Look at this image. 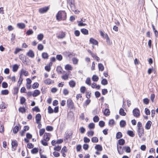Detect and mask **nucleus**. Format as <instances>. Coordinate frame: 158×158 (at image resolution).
<instances>
[{
    "label": "nucleus",
    "instance_id": "49",
    "mask_svg": "<svg viewBox=\"0 0 158 158\" xmlns=\"http://www.w3.org/2000/svg\"><path fill=\"white\" fill-rule=\"evenodd\" d=\"M39 84L37 82H35L32 85V88L33 89H35L38 88L39 87Z\"/></svg>",
    "mask_w": 158,
    "mask_h": 158
},
{
    "label": "nucleus",
    "instance_id": "21",
    "mask_svg": "<svg viewBox=\"0 0 158 158\" xmlns=\"http://www.w3.org/2000/svg\"><path fill=\"white\" fill-rule=\"evenodd\" d=\"M91 87L94 89H99L100 88V86L99 85H97L96 83L93 82L91 85Z\"/></svg>",
    "mask_w": 158,
    "mask_h": 158
},
{
    "label": "nucleus",
    "instance_id": "62",
    "mask_svg": "<svg viewBox=\"0 0 158 158\" xmlns=\"http://www.w3.org/2000/svg\"><path fill=\"white\" fill-rule=\"evenodd\" d=\"M101 84L103 85H106L108 84V81L106 79H103L101 82Z\"/></svg>",
    "mask_w": 158,
    "mask_h": 158
},
{
    "label": "nucleus",
    "instance_id": "3",
    "mask_svg": "<svg viewBox=\"0 0 158 158\" xmlns=\"http://www.w3.org/2000/svg\"><path fill=\"white\" fill-rule=\"evenodd\" d=\"M67 106L70 110H74V104L71 99H69L67 101Z\"/></svg>",
    "mask_w": 158,
    "mask_h": 158
},
{
    "label": "nucleus",
    "instance_id": "1",
    "mask_svg": "<svg viewBox=\"0 0 158 158\" xmlns=\"http://www.w3.org/2000/svg\"><path fill=\"white\" fill-rule=\"evenodd\" d=\"M51 136L50 133L47 132L44 133L43 139L40 141L41 144L44 146H48V142L50 140Z\"/></svg>",
    "mask_w": 158,
    "mask_h": 158
},
{
    "label": "nucleus",
    "instance_id": "57",
    "mask_svg": "<svg viewBox=\"0 0 158 158\" xmlns=\"http://www.w3.org/2000/svg\"><path fill=\"white\" fill-rule=\"evenodd\" d=\"M152 28H153V30L154 31V33L155 34V36L156 37H157L158 36V31L156 30L155 27L153 24L152 25Z\"/></svg>",
    "mask_w": 158,
    "mask_h": 158
},
{
    "label": "nucleus",
    "instance_id": "29",
    "mask_svg": "<svg viewBox=\"0 0 158 158\" xmlns=\"http://www.w3.org/2000/svg\"><path fill=\"white\" fill-rule=\"evenodd\" d=\"M81 32L84 35H88L89 34L88 30L85 28H82L81 29Z\"/></svg>",
    "mask_w": 158,
    "mask_h": 158
},
{
    "label": "nucleus",
    "instance_id": "41",
    "mask_svg": "<svg viewBox=\"0 0 158 158\" xmlns=\"http://www.w3.org/2000/svg\"><path fill=\"white\" fill-rule=\"evenodd\" d=\"M87 134L88 137H91L94 135V132L93 131H87Z\"/></svg>",
    "mask_w": 158,
    "mask_h": 158
},
{
    "label": "nucleus",
    "instance_id": "32",
    "mask_svg": "<svg viewBox=\"0 0 158 158\" xmlns=\"http://www.w3.org/2000/svg\"><path fill=\"white\" fill-rule=\"evenodd\" d=\"M17 26L18 27L21 29L24 28L25 27V25L24 23H19L17 24Z\"/></svg>",
    "mask_w": 158,
    "mask_h": 158
},
{
    "label": "nucleus",
    "instance_id": "7",
    "mask_svg": "<svg viewBox=\"0 0 158 158\" xmlns=\"http://www.w3.org/2000/svg\"><path fill=\"white\" fill-rule=\"evenodd\" d=\"M49 8L50 6H48L40 8L39 9V12L41 14L46 13L49 10Z\"/></svg>",
    "mask_w": 158,
    "mask_h": 158
},
{
    "label": "nucleus",
    "instance_id": "36",
    "mask_svg": "<svg viewBox=\"0 0 158 158\" xmlns=\"http://www.w3.org/2000/svg\"><path fill=\"white\" fill-rule=\"evenodd\" d=\"M19 68V66L17 64H15L12 66V71L14 72H16Z\"/></svg>",
    "mask_w": 158,
    "mask_h": 158
},
{
    "label": "nucleus",
    "instance_id": "25",
    "mask_svg": "<svg viewBox=\"0 0 158 158\" xmlns=\"http://www.w3.org/2000/svg\"><path fill=\"white\" fill-rule=\"evenodd\" d=\"M95 149L98 151H102V147L100 144L96 145L95 146Z\"/></svg>",
    "mask_w": 158,
    "mask_h": 158
},
{
    "label": "nucleus",
    "instance_id": "33",
    "mask_svg": "<svg viewBox=\"0 0 158 158\" xmlns=\"http://www.w3.org/2000/svg\"><path fill=\"white\" fill-rule=\"evenodd\" d=\"M23 81V79L22 78V74H20L19 80L18 82L17 85H19V87L22 83Z\"/></svg>",
    "mask_w": 158,
    "mask_h": 158
},
{
    "label": "nucleus",
    "instance_id": "27",
    "mask_svg": "<svg viewBox=\"0 0 158 158\" xmlns=\"http://www.w3.org/2000/svg\"><path fill=\"white\" fill-rule=\"evenodd\" d=\"M20 74H22V76H23V75H24L25 76H27L28 75L29 73L28 71L23 69H22Z\"/></svg>",
    "mask_w": 158,
    "mask_h": 158
},
{
    "label": "nucleus",
    "instance_id": "61",
    "mask_svg": "<svg viewBox=\"0 0 158 158\" xmlns=\"http://www.w3.org/2000/svg\"><path fill=\"white\" fill-rule=\"evenodd\" d=\"M93 120L94 122L96 123L99 121V118L98 115H96L93 118Z\"/></svg>",
    "mask_w": 158,
    "mask_h": 158
},
{
    "label": "nucleus",
    "instance_id": "5",
    "mask_svg": "<svg viewBox=\"0 0 158 158\" xmlns=\"http://www.w3.org/2000/svg\"><path fill=\"white\" fill-rule=\"evenodd\" d=\"M133 114L134 116L136 118H138L140 115L139 110L137 108H135L133 110Z\"/></svg>",
    "mask_w": 158,
    "mask_h": 158
},
{
    "label": "nucleus",
    "instance_id": "51",
    "mask_svg": "<svg viewBox=\"0 0 158 158\" xmlns=\"http://www.w3.org/2000/svg\"><path fill=\"white\" fill-rule=\"evenodd\" d=\"M119 113L122 116H124L126 115V113L124 112V110L123 108H121L120 109Z\"/></svg>",
    "mask_w": 158,
    "mask_h": 158
},
{
    "label": "nucleus",
    "instance_id": "11",
    "mask_svg": "<svg viewBox=\"0 0 158 158\" xmlns=\"http://www.w3.org/2000/svg\"><path fill=\"white\" fill-rule=\"evenodd\" d=\"M67 149L65 146H64L61 150V153L62 154V156L64 157H65L66 156L65 153L67 152Z\"/></svg>",
    "mask_w": 158,
    "mask_h": 158
},
{
    "label": "nucleus",
    "instance_id": "16",
    "mask_svg": "<svg viewBox=\"0 0 158 158\" xmlns=\"http://www.w3.org/2000/svg\"><path fill=\"white\" fill-rule=\"evenodd\" d=\"M26 100V99L24 97H21L20 99V104L21 105H24L25 106H27Z\"/></svg>",
    "mask_w": 158,
    "mask_h": 158
},
{
    "label": "nucleus",
    "instance_id": "15",
    "mask_svg": "<svg viewBox=\"0 0 158 158\" xmlns=\"http://www.w3.org/2000/svg\"><path fill=\"white\" fill-rule=\"evenodd\" d=\"M69 5L71 10L73 11H75V14H77L76 12H77V11L76 10H75V6L74 4L71 2L69 3Z\"/></svg>",
    "mask_w": 158,
    "mask_h": 158
},
{
    "label": "nucleus",
    "instance_id": "14",
    "mask_svg": "<svg viewBox=\"0 0 158 158\" xmlns=\"http://www.w3.org/2000/svg\"><path fill=\"white\" fill-rule=\"evenodd\" d=\"M89 43L94 45H98V41L93 38H90V39Z\"/></svg>",
    "mask_w": 158,
    "mask_h": 158
},
{
    "label": "nucleus",
    "instance_id": "34",
    "mask_svg": "<svg viewBox=\"0 0 158 158\" xmlns=\"http://www.w3.org/2000/svg\"><path fill=\"white\" fill-rule=\"evenodd\" d=\"M69 74L66 73L64 74L61 76V78L62 79L64 80H67L69 79Z\"/></svg>",
    "mask_w": 158,
    "mask_h": 158
},
{
    "label": "nucleus",
    "instance_id": "54",
    "mask_svg": "<svg viewBox=\"0 0 158 158\" xmlns=\"http://www.w3.org/2000/svg\"><path fill=\"white\" fill-rule=\"evenodd\" d=\"M118 143L120 145H123L125 143V141L123 139H119L118 141Z\"/></svg>",
    "mask_w": 158,
    "mask_h": 158
},
{
    "label": "nucleus",
    "instance_id": "56",
    "mask_svg": "<svg viewBox=\"0 0 158 158\" xmlns=\"http://www.w3.org/2000/svg\"><path fill=\"white\" fill-rule=\"evenodd\" d=\"M46 129L48 131H52L53 130V128L52 126H48L46 127Z\"/></svg>",
    "mask_w": 158,
    "mask_h": 158
},
{
    "label": "nucleus",
    "instance_id": "23",
    "mask_svg": "<svg viewBox=\"0 0 158 158\" xmlns=\"http://www.w3.org/2000/svg\"><path fill=\"white\" fill-rule=\"evenodd\" d=\"M65 36V32L62 31L60 32V34L57 36V38L59 39H63L64 38Z\"/></svg>",
    "mask_w": 158,
    "mask_h": 158
},
{
    "label": "nucleus",
    "instance_id": "4",
    "mask_svg": "<svg viewBox=\"0 0 158 158\" xmlns=\"http://www.w3.org/2000/svg\"><path fill=\"white\" fill-rule=\"evenodd\" d=\"M73 135V132L72 131H66L64 139V141L67 142L69 139H71Z\"/></svg>",
    "mask_w": 158,
    "mask_h": 158
},
{
    "label": "nucleus",
    "instance_id": "38",
    "mask_svg": "<svg viewBox=\"0 0 158 158\" xmlns=\"http://www.w3.org/2000/svg\"><path fill=\"white\" fill-rule=\"evenodd\" d=\"M61 149V145H58L56 146H55L54 148L53 149L56 151H60Z\"/></svg>",
    "mask_w": 158,
    "mask_h": 158
},
{
    "label": "nucleus",
    "instance_id": "35",
    "mask_svg": "<svg viewBox=\"0 0 158 158\" xmlns=\"http://www.w3.org/2000/svg\"><path fill=\"white\" fill-rule=\"evenodd\" d=\"M19 58L23 62H26L27 60L25 58V56L23 54H20L19 56Z\"/></svg>",
    "mask_w": 158,
    "mask_h": 158
},
{
    "label": "nucleus",
    "instance_id": "58",
    "mask_svg": "<svg viewBox=\"0 0 158 158\" xmlns=\"http://www.w3.org/2000/svg\"><path fill=\"white\" fill-rule=\"evenodd\" d=\"M23 50L22 49L20 48H16V49H15V51L14 52V53L15 54H16L18 53L20 51H23Z\"/></svg>",
    "mask_w": 158,
    "mask_h": 158
},
{
    "label": "nucleus",
    "instance_id": "17",
    "mask_svg": "<svg viewBox=\"0 0 158 158\" xmlns=\"http://www.w3.org/2000/svg\"><path fill=\"white\" fill-rule=\"evenodd\" d=\"M41 116L40 114L38 113L36 114L35 116V119L36 122L39 123L41 122Z\"/></svg>",
    "mask_w": 158,
    "mask_h": 158
},
{
    "label": "nucleus",
    "instance_id": "22",
    "mask_svg": "<svg viewBox=\"0 0 158 158\" xmlns=\"http://www.w3.org/2000/svg\"><path fill=\"white\" fill-rule=\"evenodd\" d=\"M19 125L20 126L19 127L18 126H15V127H14L13 130V131L14 134H16L19 131V129H20L21 127L20 126L19 124Z\"/></svg>",
    "mask_w": 158,
    "mask_h": 158
},
{
    "label": "nucleus",
    "instance_id": "59",
    "mask_svg": "<svg viewBox=\"0 0 158 158\" xmlns=\"http://www.w3.org/2000/svg\"><path fill=\"white\" fill-rule=\"evenodd\" d=\"M44 46L41 44H39L38 45V49L40 51H41L44 49Z\"/></svg>",
    "mask_w": 158,
    "mask_h": 158
},
{
    "label": "nucleus",
    "instance_id": "24",
    "mask_svg": "<svg viewBox=\"0 0 158 158\" xmlns=\"http://www.w3.org/2000/svg\"><path fill=\"white\" fill-rule=\"evenodd\" d=\"M40 93V91L38 89H35L32 95L34 97H36L39 95Z\"/></svg>",
    "mask_w": 158,
    "mask_h": 158
},
{
    "label": "nucleus",
    "instance_id": "28",
    "mask_svg": "<svg viewBox=\"0 0 158 158\" xmlns=\"http://www.w3.org/2000/svg\"><path fill=\"white\" fill-rule=\"evenodd\" d=\"M39 150L38 148H35L31 150V153L32 154H36L38 152Z\"/></svg>",
    "mask_w": 158,
    "mask_h": 158
},
{
    "label": "nucleus",
    "instance_id": "63",
    "mask_svg": "<svg viewBox=\"0 0 158 158\" xmlns=\"http://www.w3.org/2000/svg\"><path fill=\"white\" fill-rule=\"evenodd\" d=\"M86 90V89L85 86H82L80 88V91L81 92L84 94Z\"/></svg>",
    "mask_w": 158,
    "mask_h": 158
},
{
    "label": "nucleus",
    "instance_id": "30",
    "mask_svg": "<svg viewBox=\"0 0 158 158\" xmlns=\"http://www.w3.org/2000/svg\"><path fill=\"white\" fill-rule=\"evenodd\" d=\"M65 69L67 70H72L73 69V67L69 64H67L65 66Z\"/></svg>",
    "mask_w": 158,
    "mask_h": 158
},
{
    "label": "nucleus",
    "instance_id": "47",
    "mask_svg": "<svg viewBox=\"0 0 158 158\" xmlns=\"http://www.w3.org/2000/svg\"><path fill=\"white\" fill-rule=\"evenodd\" d=\"M44 36L43 34H40L37 35V38L39 41H41L43 40Z\"/></svg>",
    "mask_w": 158,
    "mask_h": 158
},
{
    "label": "nucleus",
    "instance_id": "2",
    "mask_svg": "<svg viewBox=\"0 0 158 158\" xmlns=\"http://www.w3.org/2000/svg\"><path fill=\"white\" fill-rule=\"evenodd\" d=\"M67 18V14L65 11H59L56 15V18L58 21L65 20Z\"/></svg>",
    "mask_w": 158,
    "mask_h": 158
},
{
    "label": "nucleus",
    "instance_id": "26",
    "mask_svg": "<svg viewBox=\"0 0 158 158\" xmlns=\"http://www.w3.org/2000/svg\"><path fill=\"white\" fill-rule=\"evenodd\" d=\"M69 84L70 86L72 88H73L75 87L76 85L75 82L73 80L70 81L69 82Z\"/></svg>",
    "mask_w": 158,
    "mask_h": 158
},
{
    "label": "nucleus",
    "instance_id": "43",
    "mask_svg": "<svg viewBox=\"0 0 158 158\" xmlns=\"http://www.w3.org/2000/svg\"><path fill=\"white\" fill-rule=\"evenodd\" d=\"M126 125V123L125 121L122 120L120 122V126L121 127H124Z\"/></svg>",
    "mask_w": 158,
    "mask_h": 158
},
{
    "label": "nucleus",
    "instance_id": "12",
    "mask_svg": "<svg viewBox=\"0 0 158 158\" xmlns=\"http://www.w3.org/2000/svg\"><path fill=\"white\" fill-rule=\"evenodd\" d=\"M138 132L139 136L141 137L144 134V131L143 128H139L138 129Z\"/></svg>",
    "mask_w": 158,
    "mask_h": 158
},
{
    "label": "nucleus",
    "instance_id": "8",
    "mask_svg": "<svg viewBox=\"0 0 158 158\" xmlns=\"http://www.w3.org/2000/svg\"><path fill=\"white\" fill-rule=\"evenodd\" d=\"M27 109V106H20L18 110L19 112H20L22 114H23L26 112V110Z\"/></svg>",
    "mask_w": 158,
    "mask_h": 158
},
{
    "label": "nucleus",
    "instance_id": "18",
    "mask_svg": "<svg viewBox=\"0 0 158 158\" xmlns=\"http://www.w3.org/2000/svg\"><path fill=\"white\" fill-rule=\"evenodd\" d=\"M100 33L102 37L106 38L107 41L109 40V37L107 34H104V32L101 31H100Z\"/></svg>",
    "mask_w": 158,
    "mask_h": 158
},
{
    "label": "nucleus",
    "instance_id": "60",
    "mask_svg": "<svg viewBox=\"0 0 158 158\" xmlns=\"http://www.w3.org/2000/svg\"><path fill=\"white\" fill-rule=\"evenodd\" d=\"M122 136V135L121 132H118L116 134V138L117 139H119Z\"/></svg>",
    "mask_w": 158,
    "mask_h": 158
},
{
    "label": "nucleus",
    "instance_id": "52",
    "mask_svg": "<svg viewBox=\"0 0 158 158\" xmlns=\"http://www.w3.org/2000/svg\"><path fill=\"white\" fill-rule=\"evenodd\" d=\"M85 83L89 85V86H90L91 85V79L90 77H88L86 78V80L85 81Z\"/></svg>",
    "mask_w": 158,
    "mask_h": 158
},
{
    "label": "nucleus",
    "instance_id": "37",
    "mask_svg": "<svg viewBox=\"0 0 158 158\" xmlns=\"http://www.w3.org/2000/svg\"><path fill=\"white\" fill-rule=\"evenodd\" d=\"M98 68L99 70L100 71H102L104 70V66L101 63H99L98 64Z\"/></svg>",
    "mask_w": 158,
    "mask_h": 158
},
{
    "label": "nucleus",
    "instance_id": "9",
    "mask_svg": "<svg viewBox=\"0 0 158 158\" xmlns=\"http://www.w3.org/2000/svg\"><path fill=\"white\" fill-rule=\"evenodd\" d=\"M26 138L24 139V141L26 143H28L29 141V139L32 138V135L31 134L27 133L26 134Z\"/></svg>",
    "mask_w": 158,
    "mask_h": 158
},
{
    "label": "nucleus",
    "instance_id": "39",
    "mask_svg": "<svg viewBox=\"0 0 158 158\" xmlns=\"http://www.w3.org/2000/svg\"><path fill=\"white\" fill-rule=\"evenodd\" d=\"M92 79L94 81L97 82L98 80L99 77L97 75H94L92 77Z\"/></svg>",
    "mask_w": 158,
    "mask_h": 158
},
{
    "label": "nucleus",
    "instance_id": "42",
    "mask_svg": "<svg viewBox=\"0 0 158 158\" xmlns=\"http://www.w3.org/2000/svg\"><path fill=\"white\" fill-rule=\"evenodd\" d=\"M127 134L130 136L131 137H133L135 134L132 131L128 130L127 131Z\"/></svg>",
    "mask_w": 158,
    "mask_h": 158
},
{
    "label": "nucleus",
    "instance_id": "6",
    "mask_svg": "<svg viewBox=\"0 0 158 158\" xmlns=\"http://www.w3.org/2000/svg\"><path fill=\"white\" fill-rule=\"evenodd\" d=\"M18 146V143L17 140H15L12 141L11 146L12 151H15L16 149Z\"/></svg>",
    "mask_w": 158,
    "mask_h": 158
},
{
    "label": "nucleus",
    "instance_id": "48",
    "mask_svg": "<svg viewBox=\"0 0 158 158\" xmlns=\"http://www.w3.org/2000/svg\"><path fill=\"white\" fill-rule=\"evenodd\" d=\"M7 107V106L3 102H2L1 104L0 105V109H5Z\"/></svg>",
    "mask_w": 158,
    "mask_h": 158
},
{
    "label": "nucleus",
    "instance_id": "55",
    "mask_svg": "<svg viewBox=\"0 0 158 158\" xmlns=\"http://www.w3.org/2000/svg\"><path fill=\"white\" fill-rule=\"evenodd\" d=\"M91 141L93 143H97L98 141V139L96 137H93L91 139Z\"/></svg>",
    "mask_w": 158,
    "mask_h": 158
},
{
    "label": "nucleus",
    "instance_id": "44",
    "mask_svg": "<svg viewBox=\"0 0 158 158\" xmlns=\"http://www.w3.org/2000/svg\"><path fill=\"white\" fill-rule=\"evenodd\" d=\"M9 91L8 89L2 90L1 92V94L2 95H6L8 94Z\"/></svg>",
    "mask_w": 158,
    "mask_h": 158
},
{
    "label": "nucleus",
    "instance_id": "53",
    "mask_svg": "<svg viewBox=\"0 0 158 158\" xmlns=\"http://www.w3.org/2000/svg\"><path fill=\"white\" fill-rule=\"evenodd\" d=\"M45 132V129L44 128L41 129L39 130V135L40 136H41L43 135Z\"/></svg>",
    "mask_w": 158,
    "mask_h": 158
},
{
    "label": "nucleus",
    "instance_id": "13",
    "mask_svg": "<svg viewBox=\"0 0 158 158\" xmlns=\"http://www.w3.org/2000/svg\"><path fill=\"white\" fill-rule=\"evenodd\" d=\"M44 83L47 85H50L54 82V81L52 80L50 78H48L44 80Z\"/></svg>",
    "mask_w": 158,
    "mask_h": 158
},
{
    "label": "nucleus",
    "instance_id": "50",
    "mask_svg": "<svg viewBox=\"0 0 158 158\" xmlns=\"http://www.w3.org/2000/svg\"><path fill=\"white\" fill-rule=\"evenodd\" d=\"M88 127L90 129H94L95 127V124L93 123H90L88 125Z\"/></svg>",
    "mask_w": 158,
    "mask_h": 158
},
{
    "label": "nucleus",
    "instance_id": "46",
    "mask_svg": "<svg viewBox=\"0 0 158 158\" xmlns=\"http://www.w3.org/2000/svg\"><path fill=\"white\" fill-rule=\"evenodd\" d=\"M123 149H125V152L127 153H130L131 152V149L129 147L124 146L123 147Z\"/></svg>",
    "mask_w": 158,
    "mask_h": 158
},
{
    "label": "nucleus",
    "instance_id": "64",
    "mask_svg": "<svg viewBox=\"0 0 158 158\" xmlns=\"http://www.w3.org/2000/svg\"><path fill=\"white\" fill-rule=\"evenodd\" d=\"M48 112L49 114H52L53 112V110L51 106H49L48 108Z\"/></svg>",
    "mask_w": 158,
    "mask_h": 158
},
{
    "label": "nucleus",
    "instance_id": "10",
    "mask_svg": "<svg viewBox=\"0 0 158 158\" xmlns=\"http://www.w3.org/2000/svg\"><path fill=\"white\" fill-rule=\"evenodd\" d=\"M27 55L30 57L33 58L35 56V54L32 50H29L27 53Z\"/></svg>",
    "mask_w": 158,
    "mask_h": 158
},
{
    "label": "nucleus",
    "instance_id": "45",
    "mask_svg": "<svg viewBox=\"0 0 158 158\" xmlns=\"http://www.w3.org/2000/svg\"><path fill=\"white\" fill-rule=\"evenodd\" d=\"M33 111H35L36 112H40V110L38 106H35L32 109Z\"/></svg>",
    "mask_w": 158,
    "mask_h": 158
},
{
    "label": "nucleus",
    "instance_id": "31",
    "mask_svg": "<svg viewBox=\"0 0 158 158\" xmlns=\"http://www.w3.org/2000/svg\"><path fill=\"white\" fill-rule=\"evenodd\" d=\"M42 57L44 59H48L49 57V55L47 52H44L42 54Z\"/></svg>",
    "mask_w": 158,
    "mask_h": 158
},
{
    "label": "nucleus",
    "instance_id": "40",
    "mask_svg": "<svg viewBox=\"0 0 158 158\" xmlns=\"http://www.w3.org/2000/svg\"><path fill=\"white\" fill-rule=\"evenodd\" d=\"M19 86H16L14 88V94H17L18 93V91L19 90Z\"/></svg>",
    "mask_w": 158,
    "mask_h": 158
},
{
    "label": "nucleus",
    "instance_id": "19",
    "mask_svg": "<svg viewBox=\"0 0 158 158\" xmlns=\"http://www.w3.org/2000/svg\"><path fill=\"white\" fill-rule=\"evenodd\" d=\"M103 113L104 115L107 116L110 115V112L109 109L106 108L103 111Z\"/></svg>",
    "mask_w": 158,
    "mask_h": 158
},
{
    "label": "nucleus",
    "instance_id": "20",
    "mask_svg": "<svg viewBox=\"0 0 158 158\" xmlns=\"http://www.w3.org/2000/svg\"><path fill=\"white\" fill-rule=\"evenodd\" d=\"M152 123L150 121H148L146 124L145 126V129L147 130L149 129L151 126Z\"/></svg>",
    "mask_w": 158,
    "mask_h": 158
}]
</instances>
